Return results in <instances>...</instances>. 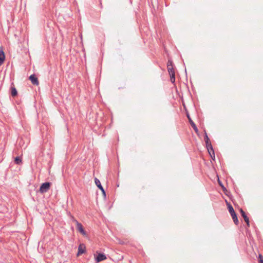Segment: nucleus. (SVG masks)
<instances>
[{"label":"nucleus","mask_w":263,"mask_h":263,"mask_svg":"<svg viewBox=\"0 0 263 263\" xmlns=\"http://www.w3.org/2000/svg\"><path fill=\"white\" fill-rule=\"evenodd\" d=\"M206 144V148L208 150L209 149H211L212 151V154L213 155V157L214 158H215V154H214V149L213 148V147H212V145L211 144V143H209L208 144Z\"/></svg>","instance_id":"nucleus-12"},{"label":"nucleus","mask_w":263,"mask_h":263,"mask_svg":"<svg viewBox=\"0 0 263 263\" xmlns=\"http://www.w3.org/2000/svg\"><path fill=\"white\" fill-rule=\"evenodd\" d=\"M170 80L172 83H174L175 82V73H172V74H170Z\"/></svg>","instance_id":"nucleus-15"},{"label":"nucleus","mask_w":263,"mask_h":263,"mask_svg":"<svg viewBox=\"0 0 263 263\" xmlns=\"http://www.w3.org/2000/svg\"><path fill=\"white\" fill-rule=\"evenodd\" d=\"M208 152L210 155L212 154V151L211 149L208 150Z\"/></svg>","instance_id":"nucleus-20"},{"label":"nucleus","mask_w":263,"mask_h":263,"mask_svg":"<svg viewBox=\"0 0 263 263\" xmlns=\"http://www.w3.org/2000/svg\"><path fill=\"white\" fill-rule=\"evenodd\" d=\"M167 70L170 74L175 73V70L173 68V63L172 60H168L167 63Z\"/></svg>","instance_id":"nucleus-5"},{"label":"nucleus","mask_w":263,"mask_h":263,"mask_svg":"<svg viewBox=\"0 0 263 263\" xmlns=\"http://www.w3.org/2000/svg\"><path fill=\"white\" fill-rule=\"evenodd\" d=\"M29 79L31 81L32 84L36 86L39 85V82L38 79L36 77L35 74H31L29 77Z\"/></svg>","instance_id":"nucleus-8"},{"label":"nucleus","mask_w":263,"mask_h":263,"mask_svg":"<svg viewBox=\"0 0 263 263\" xmlns=\"http://www.w3.org/2000/svg\"><path fill=\"white\" fill-rule=\"evenodd\" d=\"M245 222H246L247 226L248 227H250L249 219H248V220H247V221H245Z\"/></svg>","instance_id":"nucleus-19"},{"label":"nucleus","mask_w":263,"mask_h":263,"mask_svg":"<svg viewBox=\"0 0 263 263\" xmlns=\"http://www.w3.org/2000/svg\"><path fill=\"white\" fill-rule=\"evenodd\" d=\"M14 162L16 164H20L22 163V159L20 157H15Z\"/></svg>","instance_id":"nucleus-14"},{"label":"nucleus","mask_w":263,"mask_h":263,"mask_svg":"<svg viewBox=\"0 0 263 263\" xmlns=\"http://www.w3.org/2000/svg\"><path fill=\"white\" fill-rule=\"evenodd\" d=\"M106 259V257L105 254L103 253H100L96 257V261L97 262H99L101 261L104 260Z\"/></svg>","instance_id":"nucleus-9"},{"label":"nucleus","mask_w":263,"mask_h":263,"mask_svg":"<svg viewBox=\"0 0 263 263\" xmlns=\"http://www.w3.org/2000/svg\"><path fill=\"white\" fill-rule=\"evenodd\" d=\"M240 212L241 213V215L242 217L243 218L245 221H247L249 218L248 217L247 215H246V213L244 212V211L242 209H240Z\"/></svg>","instance_id":"nucleus-13"},{"label":"nucleus","mask_w":263,"mask_h":263,"mask_svg":"<svg viewBox=\"0 0 263 263\" xmlns=\"http://www.w3.org/2000/svg\"><path fill=\"white\" fill-rule=\"evenodd\" d=\"M218 183L219 185L222 187L223 191L226 194H227L226 192H227V190L219 180H218Z\"/></svg>","instance_id":"nucleus-17"},{"label":"nucleus","mask_w":263,"mask_h":263,"mask_svg":"<svg viewBox=\"0 0 263 263\" xmlns=\"http://www.w3.org/2000/svg\"><path fill=\"white\" fill-rule=\"evenodd\" d=\"M51 183L46 182L41 184L40 187V192L41 193H46L50 189Z\"/></svg>","instance_id":"nucleus-2"},{"label":"nucleus","mask_w":263,"mask_h":263,"mask_svg":"<svg viewBox=\"0 0 263 263\" xmlns=\"http://www.w3.org/2000/svg\"><path fill=\"white\" fill-rule=\"evenodd\" d=\"M86 252V247L84 243H81L78 247L77 256H79Z\"/></svg>","instance_id":"nucleus-6"},{"label":"nucleus","mask_w":263,"mask_h":263,"mask_svg":"<svg viewBox=\"0 0 263 263\" xmlns=\"http://www.w3.org/2000/svg\"><path fill=\"white\" fill-rule=\"evenodd\" d=\"M211 157L213 158L214 157H213V154H211V155H210Z\"/></svg>","instance_id":"nucleus-21"},{"label":"nucleus","mask_w":263,"mask_h":263,"mask_svg":"<svg viewBox=\"0 0 263 263\" xmlns=\"http://www.w3.org/2000/svg\"><path fill=\"white\" fill-rule=\"evenodd\" d=\"M95 184L97 185V186L101 191L104 197L105 198L106 196V193H105V191L104 188L102 186L100 180L98 178H95Z\"/></svg>","instance_id":"nucleus-3"},{"label":"nucleus","mask_w":263,"mask_h":263,"mask_svg":"<svg viewBox=\"0 0 263 263\" xmlns=\"http://www.w3.org/2000/svg\"><path fill=\"white\" fill-rule=\"evenodd\" d=\"M74 221L76 222L77 224V228L78 230L83 235H86V233L84 230L82 224L79 222L77 220L74 219Z\"/></svg>","instance_id":"nucleus-4"},{"label":"nucleus","mask_w":263,"mask_h":263,"mask_svg":"<svg viewBox=\"0 0 263 263\" xmlns=\"http://www.w3.org/2000/svg\"><path fill=\"white\" fill-rule=\"evenodd\" d=\"M120 244H123L124 243L123 242H119Z\"/></svg>","instance_id":"nucleus-22"},{"label":"nucleus","mask_w":263,"mask_h":263,"mask_svg":"<svg viewBox=\"0 0 263 263\" xmlns=\"http://www.w3.org/2000/svg\"><path fill=\"white\" fill-rule=\"evenodd\" d=\"M258 261L259 263H263V256L261 254H259L258 255Z\"/></svg>","instance_id":"nucleus-18"},{"label":"nucleus","mask_w":263,"mask_h":263,"mask_svg":"<svg viewBox=\"0 0 263 263\" xmlns=\"http://www.w3.org/2000/svg\"><path fill=\"white\" fill-rule=\"evenodd\" d=\"M204 140H205V144H208L209 143H211L210 141V139L208 137V135L205 131Z\"/></svg>","instance_id":"nucleus-16"},{"label":"nucleus","mask_w":263,"mask_h":263,"mask_svg":"<svg viewBox=\"0 0 263 263\" xmlns=\"http://www.w3.org/2000/svg\"><path fill=\"white\" fill-rule=\"evenodd\" d=\"M5 59V53L2 49L0 50V65H1Z\"/></svg>","instance_id":"nucleus-11"},{"label":"nucleus","mask_w":263,"mask_h":263,"mask_svg":"<svg viewBox=\"0 0 263 263\" xmlns=\"http://www.w3.org/2000/svg\"><path fill=\"white\" fill-rule=\"evenodd\" d=\"M186 116L189 119V122L191 124V125L192 126V127H193V128L194 129V130H195V132L197 133L198 132V128L196 126V125L195 124V123L193 121V120H192V119L191 118L189 114L187 113L186 114Z\"/></svg>","instance_id":"nucleus-7"},{"label":"nucleus","mask_w":263,"mask_h":263,"mask_svg":"<svg viewBox=\"0 0 263 263\" xmlns=\"http://www.w3.org/2000/svg\"><path fill=\"white\" fill-rule=\"evenodd\" d=\"M227 205L229 211L232 216L234 222L235 224L237 225L239 223V221L236 213H235L232 205L230 203L227 202Z\"/></svg>","instance_id":"nucleus-1"},{"label":"nucleus","mask_w":263,"mask_h":263,"mask_svg":"<svg viewBox=\"0 0 263 263\" xmlns=\"http://www.w3.org/2000/svg\"><path fill=\"white\" fill-rule=\"evenodd\" d=\"M11 93L13 97H15L17 95V91L13 84L12 83L11 86Z\"/></svg>","instance_id":"nucleus-10"}]
</instances>
